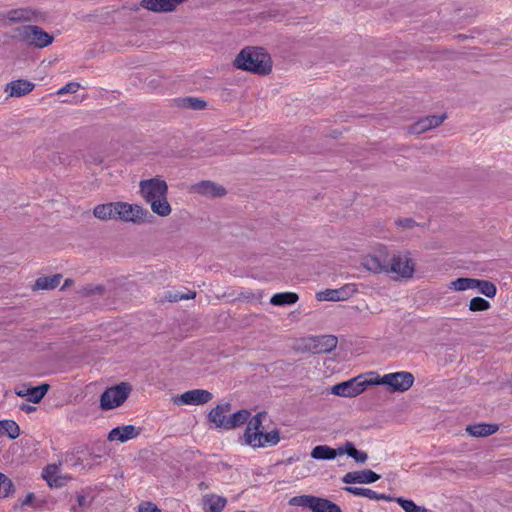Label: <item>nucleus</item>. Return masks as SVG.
<instances>
[{"label":"nucleus","instance_id":"nucleus-1","mask_svg":"<svg viewBox=\"0 0 512 512\" xmlns=\"http://www.w3.org/2000/svg\"><path fill=\"white\" fill-rule=\"evenodd\" d=\"M237 69L259 75H267L272 70L271 57L261 47H245L234 60Z\"/></svg>","mask_w":512,"mask_h":512},{"label":"nucleus","instance_id":"nucleus-2","mask_svg":"<svg viewBox=\"0 0 512 512\" xmlns=\"http://www.w3.org/2000/svg\"><path fill=\"white\" fill-rule=\"evenodd\" d=\"M14 32L16 33L15 36L20 41L36 48H45L49 46L54 40V37L51 34L44 31L37 25H25L17 27Z\"/></svg>","mask_w":512,"mask_h":512},{"label":"nucleus","instance_id":"nucleus-3","mask_svg":"<svg viewBox=\"0 0 512 512\" xmlns=\"http://www.w3.org/2000/svg\"><path fill=\"white\" fill-rule=\"evenodd\" d=\"M288 504L290 506L309 508L312 512H342L340 506L332 501L312 495H301L292 497Z\"/></svg>","mask_w":512,"mask_h":512},{"label":"nucleus","instance_id":"nucleus-4","mask_svg":"<svg viewBox=\"0 0 512 512\" xmlns=\"http://www.w3.org/2000/svg\"><path fill=\"white\" fill-rule=\"evenodd\" d=\"M132 387L127 382H121L115 386L107 388L100 397V407L102 410H111L121 406L129 394Z\"/></svg>","mask_w":512,"mask_h":512},{"label":"nucleus","instance_id":"nucleus-5","mask_svg":"<svg viewBox=\"0 0 512 512\" xmlns=\"http://www.w3.org/2000/svg\"><path fill=\"white\" fill-rule=\"evenodd\" d=\"M117 220L123 222H132L135 224L144 223L149 217H152L148 210L138 204H130L128 202H116Z\"/></svg>","mask_w":512,"mask_h":512},{"label":"nucleus","instance_id":"nucleus-6","mask_svg":"<svg viewBox=\"0 0 512 512\" xmlns=\"http://www.w3.org/2000/svg\"><path fill=\"white\" fill-rule=\"evenodd\" d=\"M139 193L146 203L158 198H164L168 194L166 181L160 178H151L139 182Z\"/></svg>","mask_w":512,"mask_h":512},{"label":"nucleus","instance_id":"nucleus-7","mask_svg":"<svg viewBox=\"0 0 512 512\" xmlns=\"http://www.w3.org/2000/svg\"><path fill=\"white\" fill-rule=\"evenodd\" d=\"M415 272V262L408 253L394 254L387 263L386 273H394L403 279H411Z\"/></svg>","mask_w":512,"mask_h":512},{"label":"nucleus","instance_id":"nucleus-8","mask_svg":"<svg viewBox=\"0 0 512 512\" xmlns=\"http://www.w3.org/2000/svg\"><path fill=\"white\" fill-rule=\"evenodd\" d=\"M1 17L10 23L39 22L44 20L45 13L32 7H20L2 13Z\"/></svg>","mask_w":512,"mask_h":512},{"label":"nucleus","instance_id":"nucleus-9","mask_svg":"<svg viewBox=\"0 0 512 512\" xmlns=\"http://www.w3.org/2000/svg\"><path fill=\"white\" fill-rule=\"evenodd\" d=\"M338 339L334 335L313 336L305 340V350L314 354L329 353L337 346Z\"/></svg>","mask_w":512,"mask_h":512},{"label":"nucleus","instance_id":"nucleus-10","mask_svg":"<svg viewBox=\"0 0 512 512\" xmlns=\"http://www.w3.org/2000/svg\"><path fill=\"white\" fill-rule=\"evenodd\" d=\"M383 382L392 392H405L412 387L414 376L406 371L388 373L384 375Z\"/></svg>","mask_w":512,"mask_h":512},{"label":"nucleus","instance_id":"nucleus-11","mask_svg":"<svg viewBox=\"0 0 512 512\" xmlns=\"http://www.w3.org/2000/svg\"><path fill=\"white\" fill-rule=\"evenodd\" d=\"M213 399V394L205 389H192L182 393L174 399L177 405H203Z\"/></svg>","mask_w":512,"mask_h":512},{"label":"nucleus","instance_id":"nucleus-12","mask_svg":"<svg viewBox=\"0 0 512 512\" xmlns=\"http://www.w3.org/2000/svg\"><path fill=\"white\" fill-rule=\"evenodd\" d=\"M365 391V386L361 382V376L354 377L348 381L335 384L331 388V393L341 397H356Z\"/></svg>","mask_w":512,"mask_h":512},{"label":"nucleus","instance_id":"nucleus-13","mask_svg":"<svg viewBox=\"0 0 512 512\" xmlns=\"http://www.w3.org/2000/svg\"><path fill=\"white\" fill-rule=\"evenodd\" d=\"M357 292L355 284H346L338 289H326L316 294L319 301H345Z\"/></svg>","mask_w":512,"mask_h":512},{"label":"nucleus","instance_id":"nucleus-14","mask_svg":"<svg viewBox=\"0 0 512 512\" xmlns=\"http://www.w3.org/2000/svg\"><path fill=\"white\" fill-rule=\"evenodd\" d=\"M446 119V114L430 115L419 119L408 127V133L419 135L430 129L440 126Z\"/></svg>","mask_w":512,"mask_h":512},{"label":"nucleus","instance_id":"nucleus-15","mask_svg":"<svg viewBox=\"0 0 512 512\" xmlns=\"http://www.w3.org/2000/svg\"><path fill=\"white\" fill-rule=\"evenodd\" d=\"M191 192L207 197H221L226 194V189L212 181L204 180L192 185Z\"/></svg>","mask_w":512,"mask_h":512},{"label":"nucleus","instance_id":"nucleus-16","mask_svg":"<svg viewBox=\"0 0 512 512\" xmlns=\"http://www.w3.org/2000/svg\"><path fill=\"white\" fill-rule=\"evenodd\" d=\"M380 475L375 473L374 471L370 469H365L361 471H352L346 473L342 477V481L345 484H353V483H360V484H370L374 483L377 480L380 479Z\"/></svg>","mask_w":512,"mask_h":512},{"label":"nucleus","instance_id":"nucleus-17","mask_svg":"<svg viewBox=\"0 0 512 512\" xmlns=\"http://www.w3.org/2000/svg\"><path fill=\"white\" fill-rule=\"evenodd\" d=\"M140 433L141 428H137L134 425L117 426L109 432L108 439L124 443L138 437Z\"/></svg>","mask_w":512,"mask_h":512},{"label":"nucleus","instance_id":"nucleus-18","mask_svg":"<svg viewBox=\"0 0 512 512\" xmlns=\"http://www.w3.org/2000/svg\"><path fill=\"white\" fill-rule=\"evenodd\" d=\"M49 388L50 385L47 383L35 387L23 386L22 388L15 389V394L19 397H27L29 402L37 404L41 402Z\"/></svg>","mask_w":512,"mask_h":512},{"label":"nucleus","instance_id":"nucleus-19","mask_svg":"<svg viewBox=\"0 0 512 512\" xmlns=\"http://www.w3.org/2000/svg\"><path fill=\"white\" fill-rule=\"evenodd\" d=\"M185 0H142L141 6L149 11L157 13L171 12Z\"/></svg>","mask_w":512,"mask_h":512},{"label":"nucleus","instance_id":"nucleus-20","mask_svg":"<svg viewBox=\"0 0 512 512\" xmlns=\"http://www.w3.org/2000/svg\"><path fill=\"white\" fill-rule=\"evenodd\" d=\"M35 84L25 79H18L9 82L4 91L10 97H23L33 91Z\"/></svg>","mask_w":512,"mask_h":512},{"label":"nucleus","instance_id":"nucleus-21","mask_svg":"<svg viewBox=\"0 0 512 512\" xmlns=\"http://www.w3.org/2000/svg\"><path fill=\"white\" fill-rule=\"evenodd\" d=\"M43 478L50 487H61L71 479L69 476L60 474V465L57 464L47 465L43 470Z\"/></svg>","mask_w":512,"mask_h":512},{"label":"nucleus","instance_id":"nucleus-22","mask_svg":"<svg viewBox=\"0 0 512 512\" xmlns=\"http://www.w3.org/2000/svg\"><path fill=\"white\" fill-rule=\"evenodd\" d=\"M265 416V412H259L248 421L243 435L244 443H251V439L253 438V440H255L256 436H259V433L263 431L262 423Z\"/></svg>","mask_w":512,"mask_h":512},{"label":"nucleus","instance_id":"nucleus-23","mask_svg":"<svg viewBox=\"0 0 512 512\" xmlns=\"http://www.w3.org/2000/svg\"><path fill=\"white\" fill-rule=\"evenodd\" d=\"M251 443H245L246 445L251 446L252 448H264L268 446H275L280 441V434L277 429H274L270 432L264 433L263 431L259 433V436H256V439H251Z\"/></svg>","mask_w":512,"mask_h":512},{"label":"nucleus","instance_id":"nucleus-24","mask_svg":"<svg viewBox=\"0 0 512 512\" xmlns=\"http://www.w3.org/2000/svg\"><path fill=\"white\" fill-rule=\"evenodd\" d=\"M227 505V499L223 496L211 493L202 496L204 512H223Z\"/></svg>","mask_w":512,"mask_h":512},{"label":"nucleus","instance_id":"nucleus-25","mask_svg":"<svg viewBox=\"0 0 512 512\" xmlns=\"http://www.w3.org/2000/svg\"><path fill=\"white\" fill-rule=\"evenodd\" d=\"M230 410V403L219 404L209 412L208 419L215 425V427L226 429V422L228 417L225 416V413L229 412Z\"/></svg>","mask_w":512,"mask_h":512},{"label":"nucleus","instance_id":"nucleus-26","mask_svg":"<svg viewBox=\"0 0 512 512\" xmlns=\"http://www.w3.org/2000/svg\"><path fill=\"white\" fill-rule=\"evenodd\" d=\"M342 455L341 446L337 449L327 445H317L311 451V457L315 460H332Z\"/></svg>","mask_w":512,"mask_h":512},{"label":"nucleus","instance_id":"nucleus-27","mask_svg":"<svg viewBox=\"0 0 512 512\" xmlns=\"http://www.w3.org/2000/svg\"><path fill=\"white\" fill-rule=\"evenodd\" d=\"M344 489L347 492H349L355 496H362V497H366L371 500H384V501H388V502H391L393 500L392 496L377 493L369 488L348 486V487H345Z\"/></svg>","mask_w":512,"mask_h":512},{"label":"nucleus","instance_id":"nucleus-28","mask_svg":"<svg viewBox=\"0 0 512 512\" xmlns=\"http://www.w3.org/2000/svg\"><path fill=\"white\" fill-rule=\"evenodd\" d=\"M362 266L373 273H382L387 271V263L376 255H366L362 258Z\"/></svg>","mask_w":512,"mask_h":512},{"label":"nucleus","instance_id":"nucleus-29","mask_svg":"<svg viewBox=\"0 0 512 512\" xmlns=\"http://www.w3.org/2000/svg\"><path fill=\"white\" fill-rule=\"evenodd\" d=\"M116 202H110L105 204L96 205L93 209V215L102 221L117 220L116 214Z\"/></svg>","mask_w":512,"mask_h":512},{"label":"nucleus","instance_id":"nucleus-30","mask_svg":"<svg viewBox=\"0 0 512 512\" xmlns=\"http://www.w3.org/2000/svg\"><path fill=\"white\" fill-rule=\"evenodd\" d=\"M499 427L497 424H486L478 423L474 425H468L466 431L473 437H485L490 436L498 431Z\"/></svg>","mask_w":512,"mask_h":512},{"label":"nucleus","instance_id":"nucleus-31","mask_svg":"<svg viewBox=\"0 0 512 512\" xmlns=\"http://www.w3.org/2000/svg\"><path fill=\"white\" fill-rule=\"evenodd\" d=\"M62 279L61 274L39 277L33 286L34 290H51L56 288Z\"/></svg>","mask_w":512,"mask_h":512},{"label":"nucleus","instance_id":"nucleus-32","mask_svg":"<svg viewBox=\"0 0 512 512\" xmlns=\"http://www.w3.org/2000/svg\"><path fill=\"white\" fill-rule=\"evenodd\" d=\"M299 299V296L294 292H283L274 294L270 303L274 306H285L295 304Z\"/></svg>","mask_w":512,"mask_h":512},{"label":"nucleus","instance_id":"nucleus-33","mask_svg":"<svg viewBox=\"0 0 512 512\" xmlns=\"http://www.w3.org/2000/svg\"><path fill=\"white\" fill-rule=\"evenodd\" d=\"M148 204H150L152 212L158 216L166 217L171 214L172 208L167 200V196H164V198L155 199Z\"/></svg>","mask_w":512,"mask_h":512},{"label":"nucleus","instance_id":"nucleus-34","mask_svg":"<svg viewBox=\"0 0 512 512\" xmlns=\"http://www.w3.org/2000/svg\"><path fill=\"white\" fill-rule=\"evenodd\" d=\"M342 455L347 454L349 457L353 458L357 463H364L368 459V455L366 452L357 450L354 444L350 441L345 442L341 446Z\"/></svg>","mask_w":512,"mask_h":512},{"label":"nucleus","instance_id":"nucleus-35","mask_svg":"<svg viewBox=\"0 0 512 512\" xmlns=\"http://www.w3.org/2000/svg\"><path fill=\"white\" fill-rule=\"evenodd\" d=\"M250 412L248 410H239L227 418L226 429H234L246 423L249 420Z\"/></svg>","mask_w":512,"mask_h":512},{"label":"nucleus","instance_id":"nucleus-36","mask_svg":"<svg viewBox=\"0 0 512 512\" xmlns=\"http://www.w3.org/2000/svg\"><path fill=\"white\" fill-rule=\"evenodd\" d=\"M477 284L478 279L461 277L451 281L449 288L454 291H465L469 289H476Z\"/></svg>","mask_w":512,"mask_h":512},{"label":"nucleus","instance_id":"nucleus-37","mask_svg":"<svg viewBox=\"0 0 512 512\" xmlns=\"http://www.w3.org/2000/svg\"><path fill=\"white\" fill-rule=\"evenodd\" d=\"M177 105L191 110H203L206 108V101L196 97H184L177 100Z\"/></svg>","mask_w":512,"mask_h":512},{"label":"nucleus","instance_id":"nucleus-38","mask_svg":"<svg viewBox=\"0 0 512 512\" xmlns=\"http://www.w3.org/2000/svg\"><path fill=\"white\" fill-rule=\"evenodd\" d=\"M392 501L400 505L405 512H429L425 507L419 506L414 501L403 497H393Z\"/></svg>","mask_w":512,"mask_h":512},{"label":"nucleus","instance_id":"nucleus-39","mask_svg":"<svg viewBox=\"0 0 512 512\" xmlns=\"http://www.w3.org/2000/svg\"><path fill=\"white\" fill-rule=\"evenodd\" d=\"M2 433H6L10 439L20 436V427L14 420H1Z\"/></svg>","mask_w":512,"mask_h":512},{"label":"nucleus","instance_id":"nucleus-40","mask_svg":"<svg viewBox=\"0 0 512 512\" xmlns=\"http://www.w3.org/2000/svg\"><path fill=\"white\" fill-rule=\"evenodd\" d=\"M14 492V485L10 478L0 472V498H6Z\"/></svg>","mask_w":512,"mask_h":512},{"label":"nucleus","instance_id":"nucleus-41","mask_svg":"<svg viewBox=\"0 0 512 512\" xmlns=\"http://www.w3.org/2000/svg\"><path fill=\"white\" fill-rule=\"evenodd\" d=\"M476 289H478L481 294L485 295L488 298L495 297V295L497 293V288H496L495 284H493L492 282L487 281V280L478 279V284H477Z\"/></svg>","mask_w":512,"mask_h":512},{"label":"nucleus","instance_id":"nucleus-42","mask_svg":"<svg viewBox=\"0 0 512 512\" xmlns=\"http://www.w3.org/2000/svg\"><path fill=\"white\" fill-rule=\"evenodd\" d=\"M468 307H469V310L472 312H482V311H487L491 307V305L484 298L477 296V297H473L470 300Z\"/></svg>","mask_w":512,"mask_h":512},{"label":"nucleus","instance_id":"nucleus-43","mask_svg":"<svg viewBox=\"0 0 512 512\" xmlns=\"http://www.w3.org/2000/svg\"><path fill=\"white\" fill-rule=\"evenodd\" d=\"M195 297H196L195 291H189L187 293L175 291V292H168V294L166 295V299L170 302L189 300V299H194Z\"/></svg>","mask_w":512,"mask_h":512},{"label":"nucleus","instance_id":"nucleus-44","mask_svg":"<svg viewBox=\"0 0 512 512\" xmlns=\"http://www.w3.org/2000/svg\"><path fill=\"white\" fill-rule=\"evenodd\" d=\"M360 376H361V382H362L363 386H365V390L367 389L368 386H371V385H385V382H383L384 375L379 376L375 373H370V374H368V377H365L364 375H360Z\"/></svg>","mask_w":512,"mask_h":512},{"label":"nucleus","instance_id":"nucleus-45","mask_svg":"<svg viewBox=\"0 0 512 512\" xmlns=\"http://www.w3.org/2000/svg\"><path fill=\"white\" fill-rule=\"evenodd\" d=\"M104 291V288L100 285L94 286V285H86L84 286L79 293L83 296H89L93 294H102Z\"/></svg>","mask_w":512,"mask_h":512},{"label":"nucleus","instance_id":"nucleus-46","mask_svg":"<svg viewBox=\"0 0 512 512\" xmlns=\"http://www.w3.org/2000/svg\"><path fill=\"white\" fill-rule=\"evenodd\" d=\"M80 88V84L77 82H69L65 86H63L61 89L58 90L57 94H67V93H76L78 89Z\"/></svg>","mask_w":512,"mask_h":512},{"label":"nucleus","instance_id":"nucleus-47","mask_svg":"<svg viewBox=\"0 0 512 512\" xmlns=\"http://www.w3.org/2000/svg\"><path fill=\"white\" fill-rule=\"evenodd\" d=\"M138 512H162V511L152 502H142L138 506Z\"/></svg>","mask_w":512,"mask_h":512},{"label":"nucleus","instance_id":"nucleus-48","mask_svg":"<svg viewBox=\"0 0 512 512\" xmlns=\"http://www.w3.org/2000/svg\"><path fill=\"white\" fill-rule=\"evenodd\" d=\"M395 224L404 229H412L417 226L416 221L412 218L398 219L395 221Z\"/></svg>","mask_w":512,"mask_h":512},{"label":"nucleus","instance_id":"nucleus-49","mask_svg":"<svg viewBox=\"0 0 512 512\" xmlns=\"http://www.w3.org/2000/svg\"><path fill=\"white\" fill-rule=\"evenodd\" d=\"M77 502L80 507H86L89 505V501L87 500L86 496L84 495H78L77 496Z\"/></svg>","mask_w":512,"mask_h":512},{"label":"nucleus","instance_id":"nucleus-50","mask_svg":"<svg viewBox=\"0 0 512 512\" xmlns=\"http://www.w3.org/2000/svg\"><path fill=\"white\" fill-rule=\"evenodd\" d=\"M35 496L33 493H28L26 495V497L24 498V500L22 501L21 505L22 506H27V505H31L32 504V501L34 500Z\"/></svg>","mask_w":512,"mask_h":512},{"label":"nucleus","instance_id":"nucleus-51","mask_svg":"<svg viewBox=\"0 0 512 512\" xmlns=\"http://www.w3.org/2000/svg\"><path fill=\"white\" fill-rule=\"evenodd\" d=\"M20 409L26 413H31L36 410V407L28 405V404H21Z\"/></svg>","mask_w":512,"mask_h":512},{"label":"nucleus","instance_id":"nucleus-52","mask_svg":"<svg viewBox=\"0 0 512 512\" xmlns=\"http://www.w3.org/2000/svg\"><path fill=\"white\" fill-rule=\"evenodd\" d=\"M88 162L94 163V164H100L102 163V158L100 156H91L90 159H88Z\"/></svg>","mask_w":512,"mask_h":512},{"label":"nucleus","instance_id":"nucleus-53","mask_svg":"<svg viewBox=\"0 0 512 512\" xmlns=\"http://www.w3.org/2000/svg\"><path fill=\"white\" fill-rule=\"evenodd\" d=\"M72 284H73V280L72 279H66L64 284H63V286L61 287V290L66 289L67 287H69Z\"/></svg>","mask_w":512,"mask_h":512},{"label":"nucleus","instance_id":"nucleus-54","mask_svg":"<svg viewBox=\"0 0 512 512\" xmlns=\"http://www.w3.org/2000/svg\"><path fill=\"white\" fill-rule=\"evenodd\" d=\"M199 490H205L209 488V485L205 482H200L198 485Z\"/></svg>","mask_w":512,"mask_h":512},{"label":"nucleus","instance_id":"nucleus-55","mask_svg":"<svg viewBox=\"0 0 512 512\" xmlns=\"http://www.w3.org/2000/svg\"><path fill=\"white\" fill-rule=\"evenodd\" d=\"M77 464H79V459H77V460L73 463V465H77Z\"/></svg>","mask_w":512,"mask_h":512},{"label":"nucleus","instance_id":"nucleus-56","mask_svg":"<svg viewBox=\"0 0 512 512\" xmlns=\"http://www.w3.org/2000/svg\"><path fill=\"white\" fill-rule=\"evenodd\" d=\"M68 458H69V456H68V455H66V456H65V462H68Z\"/></svg>","mask_w":512,"mask_h":512}]
</instances>
